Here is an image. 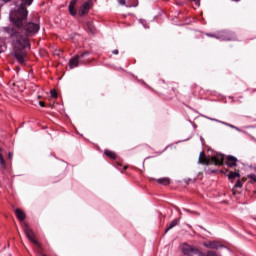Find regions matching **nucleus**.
<instances>
[{
	"label": "nucleus",
	"instance_id": "nucleus-9",
	"mask_svg": "<svg viewBox=\"0 0 256 256\" xmlns=\"http://www.w3.org/2000/svg\"><path fill=\"white\" fill-rule=\"evenodd\" d=\"M197 248L187 244V243H184L181 245V251L183 253V255H187V256H195V250Z\"/></svg>",
	"mask_w": 256,
	"mask_h": 256
},
{
	"label": "nucleus",
	"instance_id": "nucleus-6",
	"mask_svg": "<svg viewBox=\"0 0 256 256\" xmlns=\"http://www.w3.org/2000/svg\"><path fill=\"white\" fill-rule=\"evenodd\" d=\"M206 35L207 37H214L220 41H235V39H237L235 33L227 30L217 32L216 34L207 33Z\"/></svg>",
	"mask_w": 256,
	"mask_h": 256
},
{
	"label": "nucleus",
	"instance_id": "nucleus-4",
	"mask_svg": "<svg viewBox=\"0 0 256 256\" xmlns=\"http://www.w3.org/2000/svg\"><path fill=\"white\" fill-rule=\"evenodd\" d=\"M24 20L21 27H16L17 29H22L24 36L26 39H29V37H33V35H37L39 33V29H41V26L35 22H27Z\"/></svg>",
	"mask_w": 256,
	"mask_h": 256
},
{
	"label": "nucleus",
	"instance_id": "nucleus-11",
	"mask_svg": "<svg viewBox=\"0 0 256 256\" xmlns=\"http://www.w3.org/2000/svg\"><path fill=\"white\" fill-rule=\"evenodd\" d=\"M238 159L235 156L229 155L226 158V165L227 167H229L230 169L233 167H237V163H238Z\"/></svg>",
	"mask_w": 256,
	"mask_h": 256
},
{
	"label": "nucleus",
	"instance_id": "nucleus-5",
	"mask_svg": "<svg viewBox=\"0 0 256 256\" xmlns=\"http://www.w3.org/2000/svg\"><path fill=\"white\" fill-rule=\"evenodd\" d=\"M91 53L89 51H85L81 55L77 54L74 57H72L68 63V67L70 69H75V67H79V65H85L87 61H89V55Z\"/></svg>",
	"mask_w": 256,
	"mask_h": 256
},
{
	"label": "nucleus",
	"instance_id": "nucleus-24",
	"mask_svg": "<svg viewBox=\"0 0 256 256\" xmlns=\"http://www.w3.org/2000/svg\"><path fill=\"white\" fill-rule=\"evenodd\" d=\"M141 25H143L144 29H149V25L147 24V21L140 20Z\"/></svg>",
	"mask_w": 256,
	"mask_h": 256
},
{
	"label": "nucleus",
	"instance_id": "nucleus-32",
	"mask_svg": "<svg viewBox=\"0 0 256 256\" xmlns=\"http://www.w3.org/2000/svg\"><path fill=\"white\" fill-rule=\"evenodd\" d=\"M40 107H45V104L43 102H39Z\"/></svg>",
	"mask_w": 256,
	"mask_h": 256
},
{
	"label": "nucleus",
	"instance_id": "nucleus-21",
	"mask_svg": "<svg viewBox=\"0 0 256 256\" xmlns=\"http://www.w3.org/2000/svg\"><path fill=\"white\" fill-rule=\"evenodd\" d=\"M248 179H250L251 183H256V174L248 175Z\"/></svg>",
	"mask_w": 256,
	"mask_h": 256
},
{
	"label": "nucleus",
	"instance_id": "nucleus-31",
	"mask_svg": "<svg viewBox=\"0 0 256 256\" xmlns=\"http://www.w3.org/2000/svg\"><path fill=\"white\" fill-rule=\"evenodd\" d=\"M0 53H3V45L0 44Z\"/></svg>",
	"mask_w": 256,
	"mask_h": 256
},
{
	"label": "nucleus",
	"instance_id": "nucleus-18",
	"mask_svg": "<svg viewBox=\"0 0 256 256\" xmlns=\"http://www.w3.org/2000/svg\"><path fill=\"white\" fill-rule=\"evenodd\" d=\"M157 183H159V185H169L171 183V180H169V178H159L157 180Z\"/></svg>",
	"mask_w": 256,
	"mask_h": 256
},
{
	"label": "nucleus",
	"instance_id": "nucleus-1",
	"mask_svg": "<svg viewBox=\"0 0 256 256\" xmlns=\"http://www.w3.org/2000/svg\"><path fill=\"white\" fill-rule=\"evenodd\" d=\"M4 32L8 34L11 40L15 59L20 65H23V63H25V57H27V53H25L24 49H31V41L29 38L23 37L21 32L11 26L4 27Z\"/></svg>",
	"mask_w": 256,
	"mask_h": 256
},
{
	"label": "nucleus",
	"instance_id": "nucleus-20",
	"mask_svg": "<svg viewBox=\"0 0 256 256\" xmlns=\"http://www.w3.org/2000/svg\"><path fill=\"white\" fill-rule=\"evenodd\" d=\"M241 187H243V182H241V180H237L234 185V189H241Z\"/></svg>",
	"mask_w": 256,
	"mask_h": 256
},
{
	"label": "nucleus",
	"instance_id": "nucleus-12",
	"mask_svg": "<svg viewBox=\"0 0 256 256\" xmlns=\"http://www.w3.org/2000/svg\"><path fill=\"white\" fill-rule=\"evenodd\" d=\"M77 1L79 0H71L68 5V11L72 17L77 16V7H75V5H77Z\"/></svg>",
	"mask_w": 256,
	"mask_h": 256
},
{
	"label": "nucleus",
	"instance_id": "nucleus-33",
	"mask_svg": "<svg viewBox=\"0 0 256 256\" xmlns=\"http://www.w3.org/2000/svg\"><path fill=\"white\" fill-rule=\"evenodd\" d=\"M0 1H3L4 3H9V1L11 0H0Z\"/></svg>",
	"mask_w": 256,
	"mask_h": 256
},
{
	"label": "nucleus",
	"instance_id": "nucleus-35",
	"mask_svg": "<svg viewBox=\"0 0 256 256\" xmlns=\"http://www.w3.org/2000/svg\"><path fill=\"white\" fill-rule=\"evenodd\" d=\"M184 211H189V210H187V209H184Z\"/></svg>",
	"mask_w": 256,
	"mask_h": 256
},
{
	"label": "nucleus",
	"instance_id": "nucleus-16",
	"mask_svg": "<svg viewBox=\"0 0 256 256\" xmlns=\"http://www.w3.org/2000/svg\"><path fill=\"white\" fill-rule=\"evenodd\" d=\"M104 153H105V156L109 157L110 159H117V154H115V152L111 150L106 149Z\"/></svg>",
	"mask_w": 256,
	"mask_h": 256
},
{
	"label": "nucleus",
	"instance_id": "nucleus-13",
	"mask_svg": "<svg viewBox=\"0 0 256 256\" xmlns=\"http://www.w3.org/2000/svg\"><path fill=\"white\" fill-rule=\"evenodd\" d=\"M86 31L88 33H91L92 35H95L97 32V29L95 28V25L93 24V21H87L86 22Z\"/></svg>",
	"mask_w": 256,
	"mask_h": 256
},
{
	"label": "nucleus",
	"instance_id": "nucleus-23",
	"mask_svg": "<svg viewBox=\"0 0 256 256\" xmlns=\"http://www.w3.org/2000/svg\"><path fill=\"white\" fill-rule=\"evenodd\" d=\"M211 121H216L217 123H221L222 125H226L227 127H229V123H227V122H224V121H220V120H218V119H215V118H213V119H211Z\"/></svg>",
	"mask_w": 256,
	"mask_h": 256
},
{
	"label": "nucleus",
	"instance_id": "nucleus-34",
	"mask_svg": "<svg viewBox=\"0 0 256 256\" xmlns=\"http://www.w3.org/2000/svg\"><path fill=\"white\" fill-rule=\"evenodd\" d=\"M201 141H203V137H200Z\"/></svg>",
	"mask_w": 256,
	"mask_h": 256
},
{
	"label": "nucleus",
	"instance_id": "nucleus-17",
	"mask_svg": "<svg viewBox=\"0 0 256 256\" xmlns=\"http://www.w3.org/2000/svg\"><path fill=\"white\" fill-rule=\"evenodd\" d=\"M237 177H241V174H239V171L238 172L230 171L229 174H228V179L230 181L233 180V179H237Z\"/></svg>",
	"mask_w": 256,
	"mask_h": 256
},
{
	"label": "nucleus",
	"instance_id": "nucleus-10",
	"mask_svg": "<svg viewBox=\"0 0 256 256\" xmlns=\"http://www.w3.org/2000/svg\"><path fill=\"white\" fill-rule=\"evenodd\" d=\"M203 245L207 249H221V248H225V245L220 244L219 241L204 242Z\"/></svg>",
	"mask_w": 256,
	"mask_h": 256
},
{
	"label": "nucleus",
	"instance_id": "nucleus-29",
	"mask_svg": "<svg viewBox=\"0 0 256 256\" xmlns=\"http://www.w3.org/2000/svg\"><path fill=\"white\" fill-rule=\"evenodd\" d=\"M119 3H120L121 5H125V0H119Z\"/></svg>",
	"mask_w": 256,
	"mask_h": 256
},
{
	"label": "nucleus",
	"instance_id": "nucleus-7",
	"mask_svg": "<svg viewBox=\"0 0 256 256\" xmlns=\"http://www.w3.org/2000/svg\"><path fill=\"white\" fill-rule=\"evenodd\" d=\"M22 227L27 239H29L31 243H34V245H39V243L37 242V239H35V232H33L31 228H29V225H27V223H23Z\"/></svg>",
	"mask_w": 256,
	"mask_h": 256
},
{
	"label": "nucleus",
	"instance_id": "nucleus-26",
	"mask_svg": "<svg viewBox=\"0 0 256 256\" xmlns=\"http://www.w3.org/2000/svg\"><path fill=\"white\" fill-rule=\"evenodd\" d=\"M228 127H231V129H235L236 131H239V128L237 126L232 125V124H229Z\"/></svg>",
	"mask_w": 256,
	"mask_h": 256
},
{
	"label": "nucleus",
	"instance_id": "nucleus-3",
	"mask_svg": "<svg viewBox=\"0 0 256 256\" xmlns=\"http://www.w3.org/2000/svg\"><path fill=\"white\" fill-rule=\"evenodd\" d=\"M224 162L225 155L219 153L212 156L209 160V158H207V156L205 155V152H201L198 158V163L200 165H209V163H211L212 165H223Z\"/></svg>",
	"mask_w": 256,
	"mask_h": 256
},
{
	"label": "nucleus",
	"instance_id": "nucleus-8",
	"mask_svg": "<svg viewBox=\"0 0 256 256\" xmlns=\"http://www.w3.org/2000/svg\"><path fill=\"white\" fill-rule=\"evenodd\" d=\"M91 7H93V0H87L86 2H84L78 10L79 17L87 15V13L91 11Z\"/></svg>",
	"mask_w": 256,
	"mask_h": 256
},
{
	"label": "nucleus",
	"instance_id": "nucleus-19",
	"mask_svg": "<svg viewBox=\"0 0 256 256\" xmlns=\"http://www.w3.org/2000/svg\"><path fill=\"white\" fill-rule=\"evenodd\" d=\"M1 148H0V165L2 167V169H7V165L5 163V158H3V155L1 154Z\"/></svg>",
	"mask_w": 256,
	"mask_h": 256
},
{
	"label": "nucleus",
	"instance_id": "nucleus-15",
	"mask_svg": "<svg viewBox=\"0 0 256 256\" xmlns=\"http://www.w3.org/2000/svg\"><path fill=\"white\" fill-rule=\"evenodd\" d=\"M177 225H179V219H174L173 221H171L170 223L167 224V228L165 230V233L171 231V229H173V227H177Z\"/></svg>",
	"mask_w": 256,
	"mask_h": 256
},
{
	"label": "nucleus",
	"instance_id": "nucleus-25",
	"mask_svg": "<svg viewBox=\"0 0 256 256\" xmlns=\"http://www.w3.org/2000/svg\"><path fill=\"white\" fill-rule=\"evenodd\" d=\"M50 95H51L54 99H57V91L51 90V91H50Z\"/></svg>",
	"mask_w": 256,
	"mask_h": 256
},
{
	"label": "nucleus",
	"instance_id": "nucleus-27",
	"mask_svg": "<svg viewBox=\"0 0 256 256\" xmlns=\"http://www.w3.org/2000/svg\"><path fill=\"white\" fill-rule=\"evenodd\" d=\"M8 159H10V161H11V159H13V152L8 153Z\"/></svg>",
	"mask_w": 256,
	"mask_h": 256
},
{
	"label": "nucleus",
	"instance_id": "nucleus-30",
	"mask_svg": "<svg viewBox=\"0 0 256 256\" xmlns=\"http://www.w3.org/2000/svg\"><path fill=\"white\" fill-rule=\"evenodd\" d=\"M194 1L196 3L197 7H199V5H200L199 0H194Z\"/></svg>",
	"mask_w": 256,
	"mask_h": 256
},
{
	"label": "nucleus",
	"instance_id": "nucleus-2",
	"mask_svg": "<svg viewBox=\"0 0 256 256\" xmlns=\"http://www.w3.org/2000/svg\"><path fill=\"white\" fill-rule=\"evenodd\" d=\"M21 4L16 11L10 13V22L14 27H23V22L27 19L29 11L27 7L33 5V0H20Z\"/></svg>",
	"mask_w": 256,
	"mask_h": 256
},
{
	"label": "nucleus",
	"instance_id": "nucleus-14",
	"mask_svg": "<svg viewBox=\"0 0 256 256\" xmlns=\"http://www.w3.org/2000/svg\"><path fill=\"white\" fill-rule=\"evenodd\" d=\"M15 215H16L18 221H20L21 223H23L25 221V212H23V210L17 208L15 210Z\"/></svg>",
	"mask_w": 256,
	"mask_h": 256
},
{
	"label": "nucleus",
	"instance_id": "nucleus-22",
	"mask_svg": "<svg viewBox=\"0 0 256 256\" xmlns=\"http://www.w3.org/2000/svg\"><path fill=\"white\" fill-rule=\"evenodd\" d=\"M194 255L197 256H207V254L201 252L199 249L196 248V250H194Z\"/></svg>",
	"mask_w": 256,
	"mask_h": 256
},
{
	"label": "nucleus",
	"instance_id": "nucleus-28",
	"mask_svg": "<svg viewBox=\"0 0 256 256\" xmlns=\"http://www.w3.org/2000/svg\"><path fill=\"white\" fill-rule=\"evenodd\" d=\"M113 55H119V50L115 49L112 51Z\"/></svg>",
	"mask_w": 256,
	"mask_h": 256
}]
</instances>
